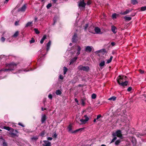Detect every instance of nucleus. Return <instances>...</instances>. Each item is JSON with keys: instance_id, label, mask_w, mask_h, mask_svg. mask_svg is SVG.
I'll return each instance as SVG.
<instances>
[{"instance_id": "nucleus-1", "label": "nucleus", "mask_w": 146, "mask_h": 146, "mask_svg": "<svg viewBox=\"0 0 146 146\" xmlns=\"http://www.w3.org/2000/svg\"><path fill=\"white\" fill-rule=\"evenodd\" d=\"M17 65L14 62L8 64L7 66L8 69L3 68L0 70V74H3V73L6 72L8 71H12L17 68Z\"/></svg>"}, {"instance_id": "nucleus-2", "label": "nucleus", "mask_w": 146, "mask_h": 146, "mask_svg": "<svg viewBox=\"0 0 146 146\" xmlns=\"http://www.w3.org/2000/svg\"><path fill=\"white\" fill-rule=\"evenodd\" d=\"M72 126L71 124H70L68 127V132L71 133H76L79 131H81L84 129V127L81 128L76 129L73 131H72Z\"/></svg>"}, {"instance_id": "nucleus-3", "label": "nucleus", "mask_w": 146, "mask_h": 146, "mask_svg": "<svg viewBox=\"0 0 146 146\" xmlns=\"http://www.w3.org/2000/svg\"><path fill=\"white\" fill-rule=\"evenodd\" d=\"M126 77L123 75H119L117 78V81L119 84H120V83L123 81L125 80V78Z\"/></svg>"}, {"instance_id": "nucleus-4", "label": "nucleus", "mask_w": 146, "mask_h": 146, "mask_svg": "<svg viewBox=\"0 0 146 146\" xmlns=\"http://www.w3.org/2000/svg\"><path fill=\"white\" fill-rule=\"evenodd\" d=\"M78 69L80 70H83L86 72H88L90 69L89 67L88 66H83L81 65L78 66Z\"/></svg>"}, {"instance_id": "nucleus-5", "label": "nucleus", "mask_w": 146, "mask_h": 146, "mask_svg": "<svg viewBox=\"0 0 146 146\" xmlns=\"http://www.w3.org/2000/svg\"><path fill=\"white\" fill-rule=\"evenodd\" d=\"M84 117L85 118V119H81L80 121L82 122V124H85L89 120V118L86 115L84 116Z\"/></svg>"}, {"instance_id": "nucleus-6", "label": "nucleus", "mask_w": 146, "mask_h": 146, "mask_svg": "<svg viewBox=\"0 0 146 146\" xmlns=\"http://www.w3.org/2000/svg\"><path fill=\"white\" fill-rule=\"evenodd\" d=\"M75 48L77 52L76 55L78 56L80 53V51L81 50V47L79 45H76L75 46Z\"/></svg>"}, {"instance_id": "nucleus-7", "label": "nucleus", "mask_w": 146, "mask_h": 146, "mask_svg": "<svg viewBox=\"0 0 146 146\" xmlns=\"http://www.w3.org/2000/svg\"><path fill=\"white\" fill-rule=\"evenodd\" d=\"M112 135L113 136H117L119 137H121L122 136L121 132L120 130L117 131L113 133Z\"/></svg>"}, {"instance_id": "nucleus-8", "label": "nucleus", "mask_w": 146, "mask_h": 146, "mask_svg": "<svg viewBox=\"0 0 146 146\" xmlns=\"http://www.w3.org/2000/svg\"><path fill=\"white\" fill-rule=\"evenodd\" d=\"M82 0V1H80L79 3L78 4V6L80 8V7L85 8L86 5V4L84 2V0Z\"/></svg>"}, {"instance_id": "nucleus-9", "label": "nucleus", "mask_w": 146, "mask_h": 146, "mask_svg": "<svg viewBox=\"0 0 146 146\" xmlns=\"http://www.w3.org/2000/svg\"><path fill=\"white\" fill-rule=\"evenodd\" d=\"M43 142L44 143L43 144V146H51V143L48 141L44 140Z\"/></svg>"}, {"instance_id": "nucleus-10", "label": "nucleus", "mask_w": 146, "mask_h": 146, "mask_svg": "<svg viewBox=\"0 0 146 146\" xmlns=\"http://www.w3.org/2000/svg\"><path fill=\"white\" fill-rule=\"evenodd\" d=\"M46 116L45 115H42L41 118V122L42 123H43L46 120Z\"/></svg>"}, {"instance_id": "nucleus-11", "label": "nucleus", "mask_w": 146, "mask_h": 146, "mask_svg": "<svg viewBox=\"0 0 146 146\" xmlns=\"http://www.w3.org/2000/svg\"><path fill=\"white\" fill-rule=\"evenodd\" d=\"M26 8V6L25 4L21 8L18 9L19 11L24 12L25 11Z\"/></svg>"}, {"instance_id": "nucleus-12", "label": "nucleus", "mask_w": 146, "mask_h": 146, "mask_svg": "<svg viewBox=\"0 0 146 146\" xmlns=\"http://www.w3.org/2000/svg\"><path fill=\"white\" fill-rule=\"evenodd\" d=\"M92 47L90 46H87L85 48V51L87 52H90L92 49Z\"/></svg>"}, {"instance_id": "nucleus-13", "label": "nucleus", "mask_w": 146, "mask_h": 146, "mask_svg": "<svg viewBox=\"0 0 146 146\" xmlns=\"http://www.w3.org/2000/svg\"><path fill=\"white\" fill-rule=\"evenodd\" d=\"M94 30L96 34H100L101 32L100 29V28L97 27H95L94 28Z\"/></svg>"}, {"instance_id": "nucleus-14", "label": "nucleus", "mask_w": 146, "mask_h": 146, "mask_svg": "<svg viewBox=\"0 0 146 146\" xmlns=\"http://www.w3.org/2000/svg\"><path fill=\"white\" fill-rule=\"evenodd\" d=\"M2 129H5L7 130L8 131H13V129L12 128L10 127H7L4 126H3V128H1Z\"/></svg>"}, {"instance_id": "nucleus-15", "label": "nucleus", "mask_w": 146, "mask_h": 146, "mask_svg": "<svg viewBox=\"0 0 146 146\" xmlns=\"http://www.w3.org/2000/svg\"><path fill=\"white\" fill-rule=\"evenodd\" d=\"M51 44V41L49 40L46 44V50L48 52L49 50Z\"/></svg>"}, {"instance_id": "nucleus-16", "label": "nucleus", "mask_w": 146, "mask_h": 146, "mask_svg": "<svg viewBox=\"0 0 146 146\" xmlns=\"http://www.w3.org/2000/svg\"><path fill=\"white\" fill-rule=\"evenodd\" d=\"M111 30L112 32L114 33L115 34L117 33V29L115 26H111Z\"/></svg>"}, {"instance_id": "nucleus-17", "label": "nucleus", "mask_w": 146, "mask_h": 146, "mask_svg": "<svg viewBox=\"0 0 146 146\" xmlns=\"http://www.w3.org/2000/svg\"><path fill=\"white\" fill-rule=\"evenodd\" d=\"M77 58L78 57H76L72 59L70 61L69 65H70L71 64H73L77 60Z\"/></svg>"}, {"instance_id": "nucleus-18", "label": "nucleus", "mask_w": 146, "mask_h": 146, "mask_svg": "<svg viewBox=\"0 0 146 146\" xmlns=\"http://www.w3.org/2000/svg\"><path fill=\"white\" fill-rule=\"evenodd\" d=\"M77 38V35L76 33H75L73 36L72 38V42H76V38Z\"/></svg>"}, {"instance_id": "nucleus-19", "label": "nucleus", "mask_w": 146, "mask_h": 146, "mask_svg": "<svg viewBox=\"0 0 146 146\" xmlns=\"http://www.w3.org/2000/svg\"><path fill=\"white\" fill-rule=\"evenodd\" d=\"M131 11V10L129 9H127L125 12H121L120 14L121 15H124L129 13Z\"/></svg>"}, {"instance_id": "nucleus-20", "label": "nucleus", "mask_w": 146, "mask_h": 146, "mask_svg": "<svg viewBox=\"0 0 146 146\" xmlns=\"http://www.w3.org/2000/svg\"><path fill=\"white\" fill-rule=\"evenodd\" d=\"M128 83V81H125L124 82H121L119 85L122 86H126L127 85Z\"/></svg>"}, {"instance_id": "nucleus-21", "label": "nucleus", "mask_w": 146, "mask_h": 146, "mask_svg": "<svg viewBox=\"0 0 146 146\" xmlns=\"http://www.w3.org/2000/svg\"><path fill=\"white\" fill-rule=\"evenodd\" d=\"M105 65V62L104 60H102L101 62L99 63V66L100 68L104 66Z\"/></svg>"}, {"instance_id": "nucleus-22", "label": "nucleus", "mask_w": 146, "mask_h": 146, "mask_svg": "<svg viewBox=\"0 0 146 146\" xmlns=\"http://www.w3.org/2000/svg\"><path fill=\"white\" fill-rule=\"evenodd\" d=\"M46 35H44L42 39L40 41V43L41 44L43 43L44 40L46 38Z\"/></svg>"}, {"instance_id": "nucleus-23", "label": "nucleus", "mask_w": 146, "mask_h": 146, "mask_svg": "<svg viewBox=\"0 0 146 146\" xmlns=\"http://www.w3.org/2000/svg\"><path fill=\"white\" fill-rule=\"evenodd\" d=\"M33 24L32 22H28L27 24L26 25L25 27H28L32 26V25Z\"/></svg>"}, {"instance_id": "nucleus-24", "label": "nucleus", "mask_w": 146, "mask_h": 146, "mask_svg": "<svg viewBox=\"0 0 146 146\" xmlns=\"http://www.w3.org/2000/svg\"><path fill=\"white\" fill-rule=\"evenodd\" d=\"M116 99V97L114 96H113L108 99L109 100L115 101Z\"/></svg>"}, {"instance_id": "nucleus-25", "label": "nucleus", "mask_w": 146, "mask_h": 146, "mask_svg": "<svg viewBox=\"0 0 146 146\" xmlns=\"http://www.w3.org/2000/svg\"><path fill=\"white\" fill-rule=\"evenodd\" d=\"M1 141H2L3 143V146H7V144L6 142H5V140L3 139H0Z\"/></svg>"}, {"instance_id": "nucleus-26", "label": "nucleus", "mask_w": 146, "mask_h": 146, "mask_svg": "<svg viewBox=\"0 0 146 146\" xmlns=\"http://www.w3.org/2000/svg\"><path fill=\"white\" fill-rule=\"evenodd\" d=\"M57 95H60L62 94L61 91L59 90H56L55 92Z\"/></svg>"}, {"instance_id": "nucleus-27", "label": "nucleus", "mask_w": 146, "mask_h": 146, "mask_svg": "<svg viewBox=\"0 0 146 146\" xmlns=\"http://www.w3.org/2000/svg\"><path fill=\"white\" fill-rule=\"evenodd\" d=\"M19 34V32L18 31H17L15 32V33H14V34L13 35L12 37L16 38L18 36Z\"/></svg>"}, {"instance_id": "nucleus-28", "label": "nucleus", "mask_w": 146, "mask_h": 146, "mask_svg": "<svg viewBox=\"0 0 146 146\" xmlns=\"http://www.w3.org/2000/svg\"><path fill=\"white\" fill-rule=\"evenodd\" d=\"M38 136H34L31 138V139L32 140L36 141L38 139Z\"/></svg>"}, {"instance_id": "nucleus-29", "label": "nucleus", "mask_w": 146, "mask_h": 146, "mask_svg": "<svg viewBox=\"0 0 146 146\" xmlns=\"http://www.w3.org/2000/svg\"><path fill=\"white\" fill-rule=\"evenodd\" d=\"M113 58V56H111L110 58L107 60V63L108 64L110 63L111 61Z\"/></svg>"}, {"instance_id": "nucleus-30", "label": "nucleus", "mask_w": 146, "mask_h": 146, "mask_svg": "<svg viewBox=\"0 0 146 146\" xmlns=\"http://www.w3.org/2000/svg\"><path fill=\"white\" fill-rule=\"evenodd\" d=\"M131 3L134 5L136 4L137 3V0H131Z\"/></svg>"}, {"instance_id": "nucleus-31", "label": "nucleus", "mask_w": 146, "mask_h": 146, "mask_svg": "<svg viewBox=\"0 0 146 146\" xmlns=\"http://www.w3.org/2000/svg\"><path fill=\"white\" fill-rule=\"evenodd\" d=\"M124 18L125 20L128 21H130L131 19V17L127 16H125Z\"/></svg>"}, {"instance_id": "nucleus-32", "label": "nucleus", "mask_w": 146, "mask_h": 146, "mask_svg": "<svg viewBox=\"0 0 146 146\" xmlns=\"http://www.w3.org/2000/svg\"><path fill=\"white\" fill-rule=\"evenodd\" d=\"M34 30L36 34H39L40 33L39 31L38 30V29L36 28H35L34 29Z\"/></svg>"}, {"instance_id": "nucleus-33", "label": "nucleus", "mask_w": 146, "mask_h": 146, "mask_svg": "<svg viewBox=\"0 0 146 146\" xmlns=\"http://www.w3.org/2000/svg\"><path fill=\"white\" fill-rule=\"evenodd\" d=\"M146 10V6L142 7L141 8L140 10L141 11H143Z\"/></svg>"}, {"instance_id": "nucleus-34", "label": "nucleus", "mask_w": 146, "mask_h": 146, "mask_svg": "<svg viewBox=\"0 0 146 146\" xmlns=\"http://www.w3.org/2000/svg\"><path fill=\"white\" fill-rule=\"evenodd\" d=\"M68 69L66 67H64V74H65L67 71Z\"/></svg>"}, {"instance_id": "nucleus-35", "label": "nucleus", "mask_w": 146, "mask_h": 146, "mask_svg": "<svg viewBox=\"0 0 146 146\" xmlns=\"http://www.w3.org/2000/svg\"><path fill=\"white\" fill-rule=\"evenodd\" d=\"M114 137V138L112 140L111 142H110V143H111L113 142H114L115 140H116L117 138V137L115 136H113Z\"/></svg>"}, {"instance_id": "nucleus-36", "label": "nucleus", "mask_w": 146, "mask_h": 146, "mask_svg": "<svg viewBox=\"0 0 146 146\" xmlns=\"http://www.w3.org/2000/svg\"><path fill=\"white\" fill-rule=\"evenodd\" d=\"M81 104L83 106H84L85 105V100L83 99L81 100Z\"/></svg>"}, {"instance_id": "nucleus-37", "label": "nucleus", "mask_w": 146, "mask_h": 146, "mask_svg": "<svg viewBox=\"0 0 146 146\" xmlns=\"http://www.w3.org/2000/svg\"><path fill=\"white\" fill-rule=\"evenodd\" d=\"M96 98V95L95 94H93L92 95V99H95Z\"/></svg>"}, {"instance_id": "nucleus-38", "label": "nucleus", "mask_w": 146, "mask_h": 146, "mask_svg": "<svg viewBox=\"0 0 146 146\" xmlns=\"http://www.w3.org/2000/svg\"><path fill=\"white\" fill-rule=\"evenodd\" d=\"M51 6H52L51 4V3H48L46 6V8L47 9H49Z\"/></svg>"}, {"instance_id": "nucleus-39", "label": "nucleus", "mask_w": 146, "mask_h": 146, "mask_svg": "<svg viewBox=\"0 0 146 146\" xmlns=\"http://www.w3.org/2000/svg\"><path fill=\"white\" fill-rule=\"evenodd\" d=\"M5 38L4 36H2L1 39V41L2 42H4L5 41Z\"/></svg>"}, {"instance_id": "nucleus-40", "label": "nucleus", "mask_w": 146, "mask_h": 146, "mask_svg": "<svg viewBox=\"0 0 146 146\" xmlns=\"http://www.w3.org/2000/svg\"><path fill=\"white\" fill-rule=\"evenodd\" d=\"M120 141L119 140H117L115 142V145H118L119 143H120Z\"/></svg>"}, {"instance_id": "nucleus-41", "label": "nucleus", "mask_w": 146, "mask_h": 146, "mask_svg": "<svg viewBox=\"0 0 146 146\" xmlns=\"http://www.w3.org/2000/svg\"><path fill=\"white\" fill-rule=\"evenodd\" d=\"M57 135L56 134V132H55L54 134H53V135L52 136V137L55 138H56L57 137Z\"/></svg>"}, {"instance_id": "nucleus-42", "label": "nucleus", "mask_w": 146, "mask_h": 146, "mask_svg": "<svg viewBox=\"0 0 146 146\" xmlns=\"http://www.w3.org/2000/svg\"><path fill=\"white\" fill-rule=\"evenodd\" d=\"M88 27V24H86L84 26V30H86V29H87V28Z\"/></svg>"}, {"instance_id": "nucleus-43", "label": "nucleus", "mask_w": 146, "mask_h": 146, "mask_svg": "<svg viewBox=\"0 0 146 146\" xmlns=\"http://www.w3.org/2000/svg\"><path fill=\"white\" fill-rule=\"evenodd\" d=\"M102 117V115L100 114L99 115H98L97 116V118H96V119L97 120L98 119Z\"/></svg>"}, {"instance_id": "nucleus-44", "label": "nucleus", "mask_w": 146, "mask_h": 146, "mask_svg": "<svg viewBox=\"0 0 146 146\" xmlns=\"http://www.w3.org/2000/svg\"><path fill=\"white\" fill-rule=\"evenodd\" d=\"M116 13L113 14L112 15V17L113 18H116Z\"/></svg>"}, {"instance_id": "nucleus-45", "label": "nucleus", "mask_w": 146, "mask_h": 146, "mask_svg": "<svg viewBox=\"0 0 146 146\" xmlns=\"http://www.w3.org/2000/svg\"><path fill=\"white\" fill-rule=\"evenodd\" d=\"M53 20H54V23L53 24V25H54L55 24V23L56 22V18L55 17H54V19H53Z\"/></svg>"}, {"instance_id": "nucleus-46", "label": "nucleus", "mask_w": 146, "mask_h": 146, "mask_svg": "<svg viewBox=\"0 0 146 146\" xmlns=\"http://www.w3.org/2000/svg\"><path fill=\"white\" fill-rule=\"evenodd\" d=\"M48 98L50 99H52V96L51 94H49L48 96Z\"/></svg>"}, {"instance_id": "nucleus-47", "label": "nucleus", "mask_w": 146, "mask_h": 146, "mask_svg": "<svg viewBox=\"0 0 146 146\" xmlns=\"http://www.w3.org/2000/svg\"><path fill=\"white\" fill-rule=\"evenodd\" d=\"M132 90V88L131 87H129L127 89V90L128 91V92H130V91Z\"/></svg>"}, {"instance_id": "nucleus-48", "label": "nucleus", "mask_w": 146, "mask_h": 146, "mask_svg": "<svg viewBox=\"0 0 146 146\" xmlns=\"http://www.w3.org/2000/svg\"><path fill=\"white\" fill-rule=\"evenodd\" d=\"M35 40L34 39H32L30 41V43H34L35 42Z\"/></svg>"}, {"instance_id": "nucleus-49", "label": "nucleus", "mask_w": 146, "mask_h": 146, "mask_svg": "<svg viewBox=\"0 0 146 146\" xmlns=\"http://www.w3.org/2000/svg\"><path fill=\"white\" fill-rule=\"evenodd\" d=\"M91 3V2L90 1H88L87 2V4L88 5H90Z\"/></svg>"}, {"instance_id": "nucleus-50", "label": "nucleus", "mask_w": 146, "mask_h": 146, "mask_svg": "<svg viewBox=\"0 0 146 146\" xmlns=\"http://www.w3.org/2000/svg\"><path fill=\"white\" fill-rule=\"evenodd\" d=\"M59 78L61 80H63L64 78L62 75H60L59 76Z\"/></svg>"}, {"instance_id": "nucleus-51", "label": "nucleus", "mask_w": 146, "mask_h": 146, "mask_svg": "<svg viewBox=\"0 0 146 146\" xmlns=\"http://www.w3.org/2000/svg\"><path fill=\"white\" fill-rule=\"evenodd\" d=\"M18 125L20 126H22V127H25L24 125L22 124L21 123H18Z\"/></svg>"}, {"instance_id": "nucleus-52", "label": "nucleus", "mask_w": 146, "mask_h": 146, "mask_svg": "<svg viewBox=\"0 0 146 146\" xmlns=\"http://www.w3.org/2000/svg\"><path fill=\"white\" fill-rule=\"evenodd\" d=\"M47 139L49 140H51L52 139V138L51 137H49L47 138Z\"/></svg>"}, {"instance_id": "nucleus-53", "label": "nucleus", "mask_w": 146, "mask_h": 146, "mask_svg": "<svg viewBox=\"0 0 146 146\" xmlns=\"http://www.w3.org/2000/svg\"><path fill=\"white\" fill-rule=\"evenodd\" d=\"M139 71L140 73L141 74H143V73H144V71L141 70H140Z\"/></svg>"}, {"instance_id": "nucleus-54", "label": "nucleus", "mask_w": 146, "mask_h": 146, "mask_svg": "<svg viewBox=\"0 0 146 146\" xmlns=\"http://www.w3.org/2000/svg\"><path fill=\"white\" fill-rule=\"evenodd\" d=\"M44 132H42L40 133V135L41 136H43L44 135Z\"/></svg>"}, {"instance_id": "nucleus-55", "label": "nucleus", "mask_w": 146, "mask_h": 146, "mask_svg": "<svg viewBox=\"0 0 146 146\" xmlns=\"http://www.w3.org/2000/svg\"><path fill=\"white\" fill-rule=\"evenodd\" d=\"M18 21H16L15 22V25L16 26L18 25Z\"/></svg>"}, {"instance_id": "nucleus-56", "label": "nucleus", "mask_w": 146, "mask_h": 146, "mask_svg": "<svg viewBox=\"0 0 146 146\" xmlns=\"http://www.w3.org/2000/svg\"><path fill=\"white\" fill-rule=\"evenodd\" d=\"M75 101L76 103H78V105L79 104H78V100L76 98H75Z\"/></svg>"}, {"instance_id": "nucleus-57", "label": "nucleus", "mask_w": 146, "mask_h": 146, "mask_svg": "<svg viewBox=\"0 0 146 146\" xmlns=\"http://www.w3.org/2000/svg\"><path fill=\"white\" fill-rule=\"evenodd\" d=\"M111 44L112 46H114L115 45V43L114 42H111Z\"/></svg>"}, {"instance_id": "nucleus-58", "label": "nucleus", "mask_w": 146, "mask_h": 146, "mask_svg": "<svg viewBox=\"0 0 146 146\" xmlns=\"http://www.w3.org/2000/svg\"><path fill=\"white\" fill-rule=\"evenodd\" d=\"M52 1L53 3H55L57 1L56 0H52Z\"/></svg>"}, {"instance_id": "nucleus-59", "label": "nucleus", "mask_w": 146, "mask_h": 146, "mask_svg": "<svg viewBox=\"0 0 146 146\" xmlns=\"http://www.w3.org/2000/svg\"><path fill=\"white\" fill-rule=\"evenodd\" d=\"M10 134L14 136H15V134L13 133H11Z\"/></svg>"}, {"instance_id": "nucleus-60", "label": "nucleus", "mask_w": 146, "mask_h": 146, "mask_svg": "<svg viewBox=\"0 0 146 146\" xmlns=\"http://www.w3.org/2000/svg\"><path fill=\"white\" fill-rule=\"evenodd\" d=\"M46 108H44V110H46ZM41 110H42V111H44V108H43L42 107V108H41Z\"/></svg>"}, {"instance_id": "nucleus-61", "label": "nucleus", "mask_w": 146, "mask_h": 146, "mask_svg": "<svg viewBox=\"0 0 146 146\" xmlns=\"http://www.w3.org/2000/svg\"><path fill=\"white\" fill-rule=\"evenodd\" d=\"M96 120H97V119H94V121H93L94 122H96Z\"/></svg>"}, {"instance_id": "nucleus-62", "label": "nucleus", "mask_w": 146, "mask_h": 146, "mask_svg": "<svg viewBox=\"0 0 146 146\" xmlns=\"http://www.w3.org/2000/svg\"><path fill=\"white\" fill-rule=\"evenodd\" d=\"M37 18H35V21H37Z\"/></svg>"}, {"instance_id": "nucleus-63", "label": "nucleus", "mask_w": 146, "mask_h": 146, "mask_svg": "<svg viewBox=\"0 0 146 146\" xmlns=\"http://www.w3.org/2000/svg\"><path fill=\"white\" fill-rule=\"evenodd\" d=\"M101 146H106V145H104V144H102L101 145Z\"/></svg>"}, {"instance_id": "nucleus-64", "label": "nucleus", "mask_w": 146, "mask_h": 146, "mask_svg": "<svg viewBox=\"0 0 146 146\" xmlns=\"http://www.w3.org/2000/svg\"><path fill=\"white\" fill-rule=\"evenodd\" d=\"M72 43H70L69 44V45L70 46H72Z\"/></svg>"}]
</instances>
